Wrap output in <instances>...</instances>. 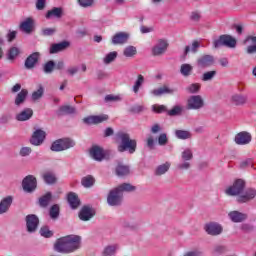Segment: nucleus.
Returning <instances> with one entry per match:
<instances>
[{"instance_id": "obj_1", "label": "nucleus", "mask_w": 256, "mask_h": 256, "mask_svg": "<svg viewBox=\"0 0 256 256\" xmlns=\"http://www.w3.org/2000/svg\"><path fill=\"white\" fill-rule=\"evenodd\" d=\"M55 250L58 253H73L81 249V236L68 235L58 239L55 243Z\"/></svg>"}, {"instance_id": "obj_2", "label": "nucleus", "mask_w": 256, "mask_h": 256, "mask_svg": "<svg viewBox=\"0 0 256 256\" xmlns=\"http://www.w3.org/2000/svg\"><path fill=\"white\" fill-rule=\"evenodd\" d=\"M116 139L120 143L118 145L119 153H125V151H128L129 153L133 154L135 151H137V141L131 139V136H129L128 133L118 132L116 134Z\"/></svg>"}, {"instance_id": "obj_3", "label": "nucleus", "mask_w": 256, "mask_h": 256, "mask_svg": "<svg viewBox=\"0 0 256 256\" xmlns=\"http://www.w3.org/2000/svg\"><path fill=\"white\" fill-rule=\"evenodd\" d=\"M237 40L233 38L231 35L223 34L219 36L218 39L213 41V47L215 49H219V47H230L233 49V47H236Z\"/></svg>"}, {"instance_id": "obj_4", "label": "nucleus", "mask_w": 256, "mask_h": 256, "mask_svg": "<svg viewBox=\"0 0 256 256\" xmlns=\"http://www.w3.org/2000/svg\"><path fill=\"white\" fill-rule=\"evenodd\" d=\"M245 180L243 179H236L232 186H229L225 193L226 195H230L231 197H239L241 193L245 191Z\"/></svg>"}, {"instance_id": "obj_5", "label": "nucleus", "mask_w": 256, "mask_h": 256, "mask_svg": "<svg viewBox=\"0 0 256 256\" xmlns=\"http://www.w3.org/2000/svg\"><path fill=\"white\" fill-rule=\"evenodd\" d=\"M71 147H75V141L69 138H63L58 139L52 143L51 151H67V149H71Z\"/></svg>"}, {"instance_id": "obj_6", "label": "nucleus", "mask_w": 256, "mask_h": 256, "mask_svg": "<svg viewBox=\"0 0 256 256\" xmlns=\"http://www.w3.org/2000/svg\"><path fill=\"white\" fill-rule=\"evenodd\" d=\"M107 203L110 207H119L123 203V193L117 188L110 190L107 196Z\"/></svg>"}, {"instance_id": "obj_7", "label": "nucleus", "mask_w": 256, "mask_h": 256, "mask_svg": "<svg viewBox=\"0 0 256 256\" xmlns=\"http://www.w3.org/2000/svg\"><path fill=\"white\" fill-rule=\"evenodd\" d=\"M203 107H205V100H203L201 95L190 96L187 100V109H193L197 111L199 109H203Z\"/></svg>"}, {"instance_id": "obj_8", "label": "nucleus", "mask_w": 256, "mask_h": 256, "mask_svg": "<svg viewBox=\"0 0 256 256\" xmlns=\"http://www.w3.org/2000/svg\"><path fill=\"white\" fill-rule=\"evenodd\" d=\"M168 47L169 43L167 40L159 39L157 43L152 47V55L154 57H161V55H165Z\"/></svg>"}, {"instance_id": "obj_9", "label": "nucleus", "mask_w": 256, "mask_h": 256, "mask_svg": "<svg viewBox=\"0 0 256 256\" xmlns=\"http://www.w3.org/2000/svg\"><path fill=\"white\" fill-rule=\"evenodd\" d=\"M22 187L26 193H33L37 189V178L33 175L26 176L22 181Z\"/></svg>"}, {"instance_id": "obj_10", "label": "nucleus", "mask_w": 256, "mask_h": 256, "mask_svg": "<svg viewBox=\"0 0 256 256\" xmlns=\"http://www.w3.org/2000/svg\"><path fill=\"white\" fill-rule=\"evenodd\" d=\"M204 229L208 235L212 237H217L223 233V226L217 222H210L204 226Z\"/></svg>"}, {"instance_id": "obj_11", "label": "nucleus", "mask_w": 256, "mask_h": 256, "mask_svg": "<svg viewBox=\"0 0 256 256\" xmlns=\"http://www.w3.org/2000/svg\"><path fill=\"white\" fill-rule=\"evenodd\" d=\"M39 227V217L35 214H29L26 216V229L28 233H35Z\"/></svg>"}, {"instance_id": "obj_12", "label": "nucleus", "mask_w": 256, "mask_h": 256, "mask_svg": "<svg viewBox=\"0 0 256 256\" xmlns=\"http://www.w3.org/2000/svg\"><path fill=\"white\" fill-rule=\"evenodd\" d=\"M252 139L253 137L251 136V133L242 131L236 134L234 141L236 145H249Z\"/></svg>"}, {"instance_id": "obj_13", "label": "nucleus", "mask_w": 256, "mask_h": 256, "mask_svg": "<svg viewBox=\"0 0 256 256\" xmlns=\"http://www.w3.org/2000/svg\"><path fill=\"white\" fill-rule=\"evenodd\" d=\"M256 197V190L253 188H247L242 191L241 195L237 198L238 203H249L252 199Z\"/></svg>"}, {"instance_id": "obj_14", "label": "nucleus", "mask_w": 256, "mask_h": 256, "mask_svg": "<svg viewBox=\"0 0 256 256\" xmlns=\"http://www.w3.org/2000/svg\"><path fill=\"white\" fill-rule=\"evenodd\" d=\"M40 57L41 53L39 52L30 54L24 62L25 69H35L36 65L39 63Z\"/></svg>"}, {"instance_id": "obj_15", "label": "nucleus", "mask_w": 256, "mask_h": 256, "mask_svg": "<svg viewBox=\"0 0 256 256\" xmlns=\"http://www.w3.org/2000/svg\"><path fill=\"white\" fill-rule=\"evenodd\" d=\"M215 63V58L211 55H203L197 59V66L201 69H206V67H211Z\"/></svg>"}, {"instance_id": "obj_16", "label": "nucleus", "mask_w": 256, "mask_h": 256, "mask_svg": "<svg viewBox=\"0 0 256 256\" xmlns=\"http://www.w3.org/2000/svg\"><path fill=\"white\" fill-rule=\"evenodd\" d=\"M90 155L95 161H103L105 159L107 152L99 146H93L90 150Z\"/></svg>"}, {"instance_id": "obj_17", "label": "nucleus", "mask_w": 256, "mask_h": 256, "mask_svg": "<svg viewBox=\"0 0 256 256\" xmlns=\"http://www.w3.org/2000/svg\"><path fill=\"white\" fill-rule=\"evenodd\" d=\"M228 217L232 223H243V221H247V214L237 210L229 212Z\"/></svg>"}, {"instance_id": "obj_18", "label": "nucleus", "mask_w": 256, "mask_h": 256, "mask_svg": "<svg viewBox=\"0 0 256 256\" xmlns=\"http://www.w3.org/2000/svg\"><path fill=\"white\" fill-rule=\"evenodd\" d=\"M129 41L127 32H118L112 37V45H125Z\"/></svg>"}, {"instance_id": "obj_19", "label": "nucleus", "mask_w": 256, "mask_h": 256, "mask_svg": "<svg viewBox=\"0 0 256 256\" xmlns=\"http://www.w3.org/2000/svg\"><path fill=\"white\" fill-rule=\"evenodd\" d=\"M93 217H95V211L91 209V207L89 206L82 207L79 213V219L81 221H89L90 219H93Z\"/></svg>"}, {"instance_id": "obj_20", "label": "nucleus", "mask_w": 256, "mask_h": 256, "mask_svg": "<svg viewBox=\"0 0 256 256\" xmlns=\"http://www.w3.org/2000/svg\"><path fill=\"white\" fill-rule=\"evenodd\" d=\"M109 116L107 115H100V116H89L83 119L86 125H97L99 123H103V121H107Z\"/></svg>"}, {"instance_id": "obj_21", "label": "nucleus", "mask_w": 256, "mask_h": 256, "mask_svg": "<svg viewBox=\"0 0 256 256\" xmlns=\"http://www.w3.org/2000/svg\"><path fill=\"white\" fill-rule=\"evenodd\" d=\"M11 205H13V196L3 198L0 202V215L7 213Z\"/></svg>"}, {"instance_id": "obj_22", "label": "nucleus", "mask_w": 256, "mask_h": 256, "mask_svg": "<svg viewBox=\"0 0 256 256\" xmlns=\"http://www.w3.org/2000/svg\"><path fill=\"white\" fill-rule=\"evenodd\" d=\"M45 141V131L43 130H36L34 134L32 135V138L30 140L32 145H41Z\"/></svg>"}, {"instance_id": "obj_23", "label": "nucleus", "mask_w": 256, "mask_h": 256, "mask_svg": "<svg viewBox=\"0 0 256 256\" xmlns=\"http://www.w3.org/2000/svg\"><path fill=\"white\" fill-rule=\"evenodd\" d=\"M175 91H177V90L174 88H169L167 86H163L158 89L152 90L151 94L154 95V97H161V95H165V94L173 95V93H175Z\"/></svg>"}, {"instance_id": "obj_24", "label": "nucleus", "mask_w": 256, "mask_h": 256, "mask_svg": "<svg viewBox=\"0 0 256 256\" xmlns=\"http://www.w3.org/2000/svg\"><path fill=\"white\" fill-rule=\"evenodd\" d=\"M34 23L33 18H26L23 22H21L20 30L27 34L33 33Z\"/></svg>"}, {"instance_id": "obj_25", "label": "nucleus", "mask_w": 256, "mask_h": 256, "mask_svg": "<svg viewBox=\"0 0 256 256\" xmlns=\"http://www.w3.org/2000/svg\"><path fill=\"white\" fill-rule=\"evenodd\" d=\"M67 201H68L71 209H77V207H79V205H81L79 196H77V194H75L74 192L68 193Z\"/></svg>"}, {"instance_id": "obj_26", "label": "nucleus", "mask_w": 256, "mask_h": 256, "mask_svg": "<svg viewBox=\"0 0 256 256\" xmlns=\"http://www.w3.org/2000/svg\"><path fill=\"white\" fill-rule=\"evenodd\" d=\"M63 17V9L54 7L46 13V19H61Z\"/></svg>"}, {"instance_id": "obj_27", "label": "nucleus", "mask_w": 256, "mask_h": 256, "mask_svg": "<svg viewBox=\"0 0 256 256\" xmlns=\"http://www.w3.org/2000/svg\"><path fill=\"white\" fill-rule=\"evenodd\" d=\"M33 117V109L26 108L22 112L16 115L17 121H29Z\"/></svg>"}, {"instance_id": "obj_28", "label": "nucleus", "mask_w": 256, "mask_h": 256, "mask_svg": "<svg viewBox=\"0 0 256 256\" xmlns=\"http://www.w3.org/2000/svg\"><path fill=\"white\" fill-rule=\"evenodd\" d=\"M71 44L67 41H62L60 43L57 44H53L50 47V53H59L61 51H65V49H67Z\"/></svg>"}, {"instance_id": "obj_29", "label": "nucleus", "mask_w": 256, "mask_h": 256, "mask_svg": "<svg viewBox=\"0 0 256 256\" xmlns=\"http://www.w3.org/2000/svg\"><path fill=\"white\" fill-rule=\"evenodd\" d=\"M231 103L233 105H245L247 103V96L242 95V94H233L231 96Z\"/></svg>"}, {"instance_id": "obj_30", "label": "nucleus", "mask_w": 256, "mask_h": 256, "mask_svg": "<svg viewBox=\"0 0 256 256\" xmlns=\"http://www.w3.org/2000/svg\"><path fill=\"white\" fill-rule=\"evenodd\" d=\"M251 42L252 45H249L247 47L246 52L248 53V55H253V53H256V36H248L244 43H249Z\"/></svg>"}, {"instance_id": "obj_31", "label": "nucleus", "mask_w": 256, "mask_h": 256, "mask_svg": "<svg viewBox=\"0 0 256 256\" xmlns=\"http://www.w3.org/2000/svg\"><path fill=\"white\" fill-rule=\"evenodd\" d=\"M27 95H29V91L27 89H22L15 98V105L18 107L19 105H23L27 99Z\"/></svg>"}, {"instance_id": "obj_32", "label": "nucleus", "mask_w": 256, "mask_h": 256, "mask_svg": "<svg viewBox=\"0 0 256 256\" xmlns=\"http://www.w3.org/2000/svg\"><path fill=\"white\" fill-rule=\"evenodd\" d=\"M144 83H145V77L143 75L139 74L137 76L136 81L134 82L133 87H132L133 93H135V94L139 93V89H141V87H143Z\"/></svg>"}, {"instance_id": "obj_33", "label": "nucleus", "mask_w": 256, "mask_h": 256, "mask_svg": "<svg viewBox=\"0 0 256 256\" xmlns=\"http://www.w3.org/2000/svg\"><path fill=\"white\" fill-rule=\"evenodd\" d=\"M180 73L183 77H190L193 73V66L191 64L184 63L180 66Z\"/></svg>"}, {"instance_id": "obj_34", "label": "nucleus", "mask_w": 256, "mask_h": 256, "mask_svg": "<svg viewBox=\"0 0 256 256\" xmlns=\"http://www.w3.org/2000/svg\"><path fill=\"white\" fill-rule=\"evenodd\" d=\"M19 53H21V50H19V48L15 46L11 47L7 52L8 61H15V59L19 57Z\"/></svg>"}, {"instance_id": "obj_35", "label": "nucleus", "mask_w": 256, "mask_h": 256, "mask_svg": "<svg viewBox=\"0 0 256 256\" xmlns=\"http://www.w3.org/2000/svg\"><path fill=\"white\" fill-rule=\"evenodd\" d=\"M52 197L53 195L51 194V192H47L45 195L41 196L39 198L40 207H47L49 203H51Z\"/></svg>"}, {"instance_id": "obj_36", "label": "nucleus", "mask_w": 256, "mask_h": 256, "mask_svg": "<svg viewBox=\"0 0 256 256\" xmlns=\"http://www.w3.org/2000/svg\"><path fill=\"white\" fill-rule=\"evenodd\" d=\"M200 47H201V44L199 43V41H194L192 42L191 46L185 47L184 55H187L188 53H197Z\"/></svg>"}, {"instance_id": "obj_37", "label": "nucleus", "mask_w": 256, "mask_h": 256, "mask_svg": "<svg viewBox=\"0 0 256 256\" xmlns=\"http://www.w3.org/2000/svg\"><path fill=\"white\" fill-rule=\"evenodd\" d=\"M175 135L177 139L182 140L191 139V137H193V134H191L189 130H176Z\"/></svg>"}, {"instance_id": "obj_38", "label": "nucleus", "mask_w": 256, "mask_h": 256, "mask_svg": "<svg viewBox=\"0 0 256 256\" xmlns=\"http://www.w3.org/2000/svg\"><path fill=\"white\" fill-rule=\"evenodd\" d=\"M81 184L86 188L93 187L95 185V178L91 175L85 176L81 180Z\"/></svg>"}, {"instance_id": "obj_39", "label": "nucleus", "mask_w": 256, "mask_h": 256, "mask_svg": "<svg viewBox=\"0 0 256 256\" xmlns=\"http://www.w3.org/2000/svg\"><path fill=\"white\" fill-rule=\"evenodd\" d=\"M116 189L119 190L123 195L124 191H126L127 193H131V192L135 191L137 188L129 183H123V184L119 185L118 187H116Z\"/></svg>"}, {"instance_id": "obj_40", "label": "nucleus", "mask_w": 256, "mask_h": 256, "mask_svg": "<svg viewBox=\"0 0 256 256\" xmlns=\"http://www.w3.org/2000/svg\"><path fill=\"white\" fill-rule=\"evenodd\" d=\"M43 180L45 183H47V185H53L54 183H57V177H55V174L51 172H46L43 175Z\"/></svg>"}, {"instance_id": "obj_41", "label": "nucleus", "mask_w": 256, "mask_h": 256, "mask_svg": "<svg viewBox=\"0 0 256 256\" xmlns=\"http://www.w3.org/2000/svg\"><path fill=\"white\" fill-rule=\"evenodd\" d=\"M171 167V163L166 162L160 166L157 167L155 171V175H165L169 171V168Z\"/></svg>"}, {"instance_id": "obj_42", "label": "nucleus", "mask_w": 256, "mask_h": 256, "mask_svg": "<svg viewBox=\"0 0 256 256\" xmlns=\"http://www.w3.org/2000/svg\"><path fill=\"white\" fill-rule=\"evenodd\" d=\"M117 55H118L117 51L109 52L103 58V63L105 65H109V64L113 63V61H115V59H117Z\"/></svg>"}, {"instance_id": "obj_43", "label": "nucleus", "mask_w": 256, "mask_h": 256, "mask_svg": "<svg viewBox=\"0 0 256 256\" xmlns=\"http://www.w3.org/2000/svg\"><path fill=\"white\" fill-rule=\"evenodd\" d=\"M57 113L58 115H73L75 108L71 106H61Z\"/></svg>"}, {"instance_id": "obj_44", "label": "nucleus", "mask_w": 256, "mask_h": 256, "mask_svg": "<svg viewBox=\"0 0 256 256\" xmlns=\"http://www.w3.org/2000/svg\"><path fill=\"white\" fill-rule=\"evenodd\" d=\"M116 174L118 175V177H125V175H129V167L119 164L116 167Z\"/></svg>"}, {"instance_id": "obj_45", "label": "nucleus", "mask_w": 256, "mask_h": 256, "mask_svg": "<svg viewBox=\"0 0 256 256\" xmlns=\"http://www.w3.org/2000/svg\"><path fill=\"white\" fill-rule=\"evenodd\" d=\"M117 249H119V246L118 245H110V246H107L102 255L103 256H113L115 255V253H117Z\"/></svg>"}, {"instance_id": "obj_46", "label": "nucleus", "mask_w": 256, "mask_h": 256, "mask_svg": "<svg viewBox=\"0 0 256 256\" xmlns=\"http://www.w3.org/2000/svg\"><path fill=\"white\" fill-rule=\"evenodd\" d=\"M54 70H55V62L53 60H49L43 65V71L47 75L53 73Z\"/></svg>"}, {"instance_id": "obj_47", "label": "nucleus", "mask_w": 256, "mask_h": 256, "mask_svg": "<svg viewBox=\"0 0 256 256\" xmlns=\"http://www.w3.org/2000/svg\"><path fill=\"white\" fill-rule=\"evenodd\" d=\"M124 57H135L137 55V48L135 46H127L123 51Z\"/></svg>"}, {"instance_id": "obj_48", "label": "nucleus", "mask_w": 256, "mask_h": 256, "mask_svg": "<svg viewBox=\"0 0 256 256\" xmlns=\"http://www.w3.org/2000/svg\"><path fill=\"white\" fill-rule=\"evenodd\" d=\"M217 77V72L215 70L207 71L202 75V81H213Z\"/></svg>"}, {"instance_id": "obj_49", "label": "nucleus", "mask_w": 256, "mask_h": 256, "mask_svg": "<svg viewBox=\"0 0 256 256\" xmlns=\"http://www.w3.org/2000/svg\"><path fill=\"white\" fill-rule=\"evenodd\" d=\"M167 113L170 117L181 115V113H183V107L176 105L171 110L167 111Z\"/></svg>"}, {"instance_id": "obj_50", "label": "nucleus", "mask_w": 256, "mask_h": 256, "mask_svg": "<svg viewBox=\"0 0 256 256\" xmlns=\"http://www.w3.org/2000/svg\"><path fill=\"white\" fill-rule=\"evenodd\" d=\"M43 93H45L43 86H39V89L32 93V100L38 101V99H41V97H43Z\"/></svg>"}, {"instance_id": "obj_51", "label": "nucleus", "mask_w": 256, "mask_h": 256, "mask_svg": "<svg viewBox=\"0 0 256 256\" xmlns=\"http://www.w3.org/2000/svg\"><path fill=\"white\" fill-rule=\"evenodd\" d=\"M186 90L188 91V93H199V91L201 90V84L199 83H193L190 84Z\"/></svg>"}, {"instance_id": "obj_52", "label": "nucleus", "mask_w": 256, "mask_h": 256, "mask_svg": "<svg viewBox=\"0 0 256 256\" xmlns=\"http://www.w3.org/2000/svg\"><path fill=\"white\" fill-rule=\"evenodd\" d=\"M78 4L84 9H89V7L95 5V0H78Z\"/></svg>"}, {"instance_id": "obj_53", "label": "nucleus", "mask_w": 256, "mask_h": 256, "mask_svg": "<svg viewBox=\"0 0 256 256\" xmlns=\"http://www.w3.org/2000/svg\"><path fill=\"white\" fill-rule=\"evenodd\" d=\"M182 159L183 161H191L193 159V151L189 148L185 149L182 152Z\"/></svg>"}, {"instance_id": "obj_54", "label": "nucleus", "mask_w": 256, "mask_h": 256, "mask_svg": "<svg viewBox=\"0 0 256 256\" xmlns=\"http://www.w3.org/2000/svg\"><path fill=\"white\" fill-rule=\"evenodd\" d=\"M40 235L46 238L53 237V231L49 230V226H43L40 229Z\"/></svg>"}, {"instance_id": "obj_55", "label": "nucleus", "mask_w": 256, "mask_h": 256, "mask_svg": "<svg viewBox=\"0 0 256 256\" xmlns=\"http://www.w3.org/2000/svg\"><path fill=\"white\" fill-rule=\"evenodd\" d=\"M50 217L51 219H57V217H59V205L54 204L50 208Z\"/></svg>"}, {"instance_id": "obj_56", "label": "nucleus", "mask_w": 256, "mask_h": 256, "mask_svg": "<svg viewBox=\"0 0 256 256\" xmlns=\"http://www.w3.org/2000/svg\"><path fill=\"white\" fill-rule=\"evenodd\" d=\"M190 21H193L194 23H199L201 21V12L192 11L190 14Z\"/></svg>"}, {"instance_id": "obj_57", "label": "nucleus", "mask_w": 256, "mask_h": 256, "mask_svg": "<svg viewBox=\"0 0 256 256\" xmlns=\"http://www.w3.org/2000/svg\"><path fill=\"white\" fill-rule=\"evenodd\" d=\"M130 113H142V111H145V106L135 104L129 109Z\"/></svg>"}, {"instance_id": "obj_58", "label": "nucleus", "mask_w": 256, "mask_h": 256, "mask_svg": "<svg viewBox=\"0 0 256 256\" xmlns=\"http://www.w3.org/2000/svg\"><path fill=\"white\" fill-rule=\"evenodd\" d=\"M104 101H105L106 103L121 101V97L115 96V95H113V94H109V95H106V96H105Z\"/></svg>"}, {"instance_id": "obj_59", "label": "nucleus", "mask_w": 256, "mask_h": 256, "mask_svg": "<svg viewBox=\"0 0 256 256\" xmlns=\"http://www.w3.org/2000/svg\"><path fill=\"white\" fill-rule=\"evenodd\" d=\"M56 32L57 29L55 28H44L42 30V35H44V37H51V35H55Z\"/></svg>"}, {"instance_id": "obj_60", "label": "nucleus", "mask_w": 256, "mask_h": 256, "mask_svg": "<svg viewBox=\"0 0 256 256\" xmlns=\"http://www.w3.org/2000/svg\"><path fill=\"white\" fill-rule=\"evenodd\" d=\"M169 142V139L167 138V134L166 133H162L159 135L158 137V144L163 146V145H167V143Z\"/></svg>"}, {"instance_id": "obj_61", "label": "nucleus", "mask_w": 256, "mask_h": 256, "mask_svg": "<svg viewBox=\"0 0 256 256\" xmlns=\"http://www.w3.org/2000/svg\"><path fill=\"white\" fill-rule=\"evenodd\" d=\"M152 109L155 113H165L167 111V107L165 105H153Z\"/></svg>"}, {"instance_id": "obj_62", "label": "nucleus", "mask_w": 256, "mask_h": 256, "mask_svg": "<svg viewBox=\"0 0 256 256\" xmlns=\"http://www.w3.org/2000/svg\"><path fill=\"white\" fill-rule=\"evenodd\" d=\"M31 148L30 147H22L20 149V156L21 157H29L31 155Z\"/></svg>"}, {"instance_id": "obj_63", "label": "nucleus", "mask_w": 256, "mask_h": 256, "mask_svg": "<svg viewBox=\"0 0 256 256\" xmlns=\"http://www.w3.org/2000/svg\"><path fill=\"white\" fill-rule=\"evenodd\" d=\"M146 145L150 150L155 149V139L153 138V136L147 138Z\"/></svg>"}, {"instance_id": "obj_64", "label": "nucleus", "mask_w": 256, "mask_h": 256, "mask_svg": "<svg viewBox=\"0 0 256 256\" xmlns=\"http://www.w3.org/2000/svg\"><path fill=\"white\" fill-rule=\"evenodd\" d=\"M218 63L221 67H229V58L222 57L218 60Z\"/></svg>"}]
</instances>
